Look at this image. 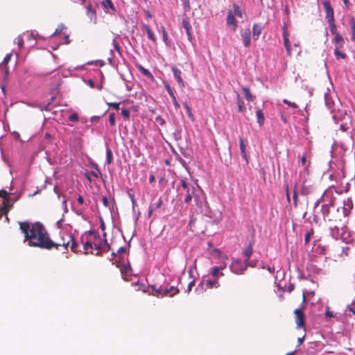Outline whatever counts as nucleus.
Segmentation results:
<instances>
[{"label": "nucleus", "instance_id": "nucleus-7", "mask_svg": "<svg viewBox=\"0 0 355 355\" xmlns=\"http://www.w3.org/2000/svg\"><path fill=\"white\" fill-rule=\"evenodd\" d=\"M100 239L98 233L94 231L85 232L80 237V242L83 243V249L87 250L88 249H93L92 239Z\"/></svg>", "mask_w": 355, "mask_h": 355}, {"label": "nucleus", "instance_id": "nucleus-8", "mask_svg": "<svg viewBox=\"0 0 355 355\" xmlns=\"http://www.w3.org/2000/svg\"><path fill=\"white\" fill-rule=\"evenodd\" d=\"M116 266L120 269L122 278L125 281H129L130 277L132 275V270L129 261L125 262L124 261L116 260Z\"/></svg>", "mask_w": 355, "mask_h": 355}, {"label": "nucleus", "instance_id": "nucleus-37", "mask_svg": "<svg viewBox=\"0 0 355 355\" xmlns=\"http://www.w3.org/2000/svg\"><path fill=\"white\" fill-rule=\"evenodd\" d=\"M328 24H329V29H330V32L332 35H334V36H336V34H340L339 33L337 32V28H336V24H335V20L334 21H328Z\"/></svg>", "mask_w": 355, "mask_h": 355}, {"label": "nucleus", "instance_id": "nucleus-17", "mask_svg": "<svg viewBox=\"0 0 355 355\" xmlns=\"http://www.w3.org/2000/svg\"><path fill=\"white\" fill-rule=\"evenodd\" d=\"M329 234L331 236L336 240L343 239V236L340 232V230L337 226L330 227Z\"/></svg>", "mask_w": 355, "mask_h": 355}, {"label": "nucleus", "instance_id": "nucleus-63", "mask_svg": "<svg viewBox=\"0 0 355 355\" xmlns=\"http://www.w3.org/2000/svg\"><path fill=\"white\" fill-rule=\"evenodd\" d=\"M11 55H12V53H10L7 54L5 56V58H3V63L8 64V62L10 60Z\"/></svg>", "mask_w": 355, "mask_h": 355}, {"label": "nucleus", "instance_id": "nucleus-5", "mask_svg": "<svg viewBox=\"0 0 355 355\" xmlns=\"http://www.w3.org/2000/svg\"><path fill=\"white\" fill-rule=\"evenodd\" d=\"M149 288H150L153 292H155V295L158 297H163L164 296L173 297L179 293V289L173 286L168 288L163 286H157L156 285H151Z\"/></svg>", "mask_w": 355, "mask_h": 355}, {"label": "nucleus", "instance_id": "nucleus-27", "mask_svg": "<svg viewBox=\"0 0 355 355\" xmlns=\"http://www.w3.org/2000/svg\"><path fill=\"white\" fill-rule=\"evenodd\" d=\"M209 274L216 279H218V277H222L224 275L223 272H220V270L216 267L214 266L209 270Z\"/></svg>", "mask_w": 355, "mask_h": 355}, {"label": "nucleus", "instance_id": "nucleus-33", "mask_svg": "<svg viewBox=\"0 0 355 355\" xmlns=\"http://www.w3.org/2000/svg\"><path fill=\"white\" fill-rule=\"evenodd\" d=\"M161 29H162L163 40H164V43L166 44V45L168 46L171 45V40L168 37L166 31L164 26H161Z\"/></svg>", "mask_w": 355, "mask_h": 355}, {"label": "nucleus", "instance_id": "nucleus-55", "mask_svg": "<svg viewBox=\"0 0 355 355\" xmlns=\"http://www.w3.org/2000/svg\"><path fill=\"white\" fill-rule=\"evenodd\" d=\"M109 122L112 126L115 125V116L114 113H111L109 115Z\"/></svg>", "mask_w": 355, "mask_h": 355}, {"label": "nucleus", "instance_id": "nucleus-4", "mask_svg": "<svg viewBox=\"0 0 355 355\" xmlns=\"http://www.w3.org/2000/svg\"><path fill=\"white\" fill-rule=\"evenodd\" d=\"M333 120L336 123L341 122L340 130L343 132L347 131L352 124V116L346 111L338 110L333 114Z\"/></svg>", "mask_w": 355, "mask_h": 355}, {"label": "nucleus", "instance_id": "nucleus-26", "mask_svg": "<svg viewBox=\"0 0 355 355\" xmlns=\"http://www.w3.org/2000/svg\"><path fill=\"white\" fill-rule=\"evenodd\" d=\"M252 243H250L248 245L245 247V249L243 252V254L244 257L245 258V261H248L250 259L252 254Z\"/></svg>", "mask_w": 355, "mask_h": 355}, {"label": "nucleus", "instance_id": "nucleus-57", "mask_svg": "<svg viewBox=\"0 0 355 355\" xmlns=\"http://www.w3.org/2000/svg\"><path fill=\"white\" fill-rule=\"evenodd\" d=\"M78 115L76 113H73L69 116V120L73 122L78 121Z\"/></svg>", "mask_w": 355, "mask_h": 355}, {"label": "nucleus", "instance_id": "nucleus-39", "mask_svg": "<svg viewBox=\"0 0 355 355\" xmlns=\"http://www.w3.org/2000/svg\"><path fill=\"white\" fill-rule=\"evenodd\" d=\"M340 49H337V48H335L334 49V55H335V57L337 60H340V59H345L346 58V55L343 53H342L340 51Z\"/></svg>", "mask_w": 355, "mask_h": 355}, {"label": "nucleus", "instance_id": "nucleus-10", "mask_svg": "<svg viewBox=\"0 0 355 355\" xmlns=\"http://www.w3.org/2000/svg\"><path fill=\"white\" fill-rule=\"evenodd\" d=\"M322 6L325 11V17L328 21H334V12L329 0H323Z\"/></svg>", "mask_w": 355, "mask_h": 355}, {"label": "nucleus", "instance_id": "nucleus-61", "mask_svg": "<svg viewBox=\"0 0 355 355\" xmlns=\"http://www.w3.org/2000/svg\"><path fill=\"white\" fill-rule=\"evenodd\" d=\"M17 45H18V47H19V49H21V48L23 46V45H24V40H23L22 37H21L20 35H19V36L17 37Z\"/></svg>", "mask_w": 355, "mask_h": 355}, {"label": "nucleus", "instance_id": "nucleus-47", "mask_svg": "<svg viewBox=\"0 0 355 355\" xmlns=\"http://www.w3.org/2000/svg\"><path fill=\"white\" fill-rule=\"evenodd\" d=\"M325 316L327 318H334L335 316L334 312L330 311V308L327 306L325 309Z\"/></svg>", "mask_w": 355, "mask_h": 355}, {"label": "nucleus", "instance_id": "nucleus-25", "mask_svg": "<svg viewBox=\"0 0 355 355\" xmlns=\"http://www.w3.org/2000/svg\"><path fill=\"white\" fill-rule=\"evenodd\" d=\"M256 116L257 119V123L259 126H263L265 123V118L263 115V112L261 109L257 108L256 110Z\"/></svg>", "mask_w": 355, "mask_h": 355}, {"label": "nucleus", "instance_id": "nucleus-22", "mask_svg": "<svg viewBox=\"0 0 355 355\" xmlns=\"http://www.w3.org/2000/svg\"><path fill=\"white\" fill-rule=\"evenodd\" d=\"M333 42L335 44V48L337 49H342L345 43L344 39L340 34H336V36H334Z\"/></svg>", "mask_w": 355, "mask_h": 355}, {"label": "nucleus", "instance_id": "nucleus-1", "mask_svg": "<svg viewBox=\"0 0 355 355\" xmlns=\"http://www.w3.org/2000/svg\"><path fill=\"white\" fill-rule=\"evenodd\" d=\"M19 225L20 230L24 235V242L27 243L28 246L51 250L56 245L41 223H32L24 221L19 222Z\"/></svg>", "mask_w": 355, "mask_h": 355}, {"label": "nucleus", "instance_id": "nucleus-58", "mask_svg": "<svg viewBox=\"0 0 355 355\" xmlns=\"http://www.w3.org/2000/svg\"><path fill=\"white\" fill-rule=\"evenodd\" d=\"M50 105H51V102H48L46 104L40 105V108L41 110H46V111H47V110H50V108H49Z\"/></svg>", "mask_w": 355, "mask_h": 355}, {"label": "nucleus", "instance_id": "nucleus-21", "mask_svg": "<svg viewBox=\"0 0 355 355\" xmlns=\"http://www.w3.org/2000/svg\"><path fill=\"white\" fill-rule=\"evenodd\" d=\"M263 27L260 24H254L252 26V35L254 40H257L261 33Z\"/></svg>", "mask_w": 355, "mask_h": 355}, {"label": "nucleus", "instance_id": "nucleus-62", "mask_svg": "<svg viewBox=\"0 0 355 355\" xmlns=\"http://www.w3.org/2000/svg\"><path fill=\"white\" fill-rule=\"evenodd\" d=\"M28 36L29 37V39H31L33 38V40H36L37 38H40V39H44L43 37L39 35L38 34H37L36 37L34 35V33H28Z\"/></svg>", "mask_w": 355, "mask_h": 355}, {"label": "nucleus", "instance_id": "nucleus-29", "mask_svg": "<svg viewBox=\"0 0 355 355\" xmlns=\"http://www.w3.org/2000/svg\"><path fill=\"white\" fill-rule=\"evenodd\" d=\"M324 102L328 109H331L334 105V101L332 100L329 93L324 94Z\"/></svg>", "mask_w": 355, "mask_h": 355}, {"label": "nucleus", "instance_id": "nucleus-14", "mask_svg": "<svg viewBox=\"0 0 355 355\" xmlns=\"http://www.w3.org/2000/svg\"><path fill=\"white\" fill-rule=\"evenodd\" d=\"M295 322L297 328H302L304 326V315L302 311L300 309L295 310Z\"/></svg>", "mask_w": 355, "mask_h": 355}, {"label": "nucleus", "instance_id": "nucleus-35", "mask_svg": "<svg viewBox=\"0 0 355 355\" xmlns=\"http://www.w3.org/2000/svg\"><path fill=\"white\" fill-rule=\"evenodd\" d=\"M183 106L185 108L186 110V112L187 114V116L192 121H194V116L192 114V112H191V109L190 107V106L189 105V104L187 103V102H184L183 103Z\"/></svg>", "mask_w": 355, "mask_h": 355}, {"label": "nucleus", "instance_id": "nucleus-32", "mask_svg": "<svg viewBox=\"0 0 355 355\" xmlns=\"http://www.w3.org/2000/svg\"><path fill=\"white\" fill-rule=\"evenodd\" d=\"M349 25L352 31L351 40L355 41V19L353 17L349 19Z\"/></svg>", "mask_w": 355, "mask_h": 355}, {"label": "nucleus", "instance_id": "nucleus-19", "mask_svg": "<svg viewBox=\"0 0 355 355\" xmlns=\"http://www.w3.org/2000/svg\"><path fill=\"white\" fill-rule=\"evenodd\" d=\"M239 148L241 151V155L243 159L245 161L246 164H248L249 160L245 151V145L244 144V141L242 137H239Z\"/></svg>", "mask_w": 355, "mask_h": 355}, {"label": "nucleus", "instance_id": "nucleus-20", "mask_svg": "<svg viewBox=\"0 0 355 355\" xmlns=\"http://www.w3.org/2000/svg\"><path fill=\"white\" fill-rule=\"evenodd\" d=\"M137 68L144 76H145L152 81L154 80V76L148 69H146L141 64H137Z\"/></svg>", "mask_w": 355, "mask_h": 355}, {"label": "nucleus", "instance_id": "nucleus-36", "mask_svg": "<svg viewBox=\"0 0 355 355\" xmlns=\"http://www.w3.org/2000/svg\"><path fill=\"white\" fill-rule=\"evenodd\" d=\"M85 83L91 87V88H96L98 90H101L103 87L102 83H100L99 84L95 85L94 82L92 79H88L87 80H85Z\"/></svg>", "mask_w": 355, "mask_h": 355}, {"label": "nucleus", "instance_id": "nucleus-18", "mask_svg": "<svg viewBox=\"0 0 355 355\" xmlns=\"http://www.w3.org/2000/svg\"><path fill=\"white\" fill-rule=\"evenodd\" d=\"M172 72L174 76V78H175L180 86L182 87H184V81L181 77L180 70L178 69L177 67H172Z\"/></svg>", "mask_w": 355, "mask_h": 355}, {"label": "nucleus", "instance_id": "nucleus-38", "mask_svg": "<svg viewBox=\"0 0 355 355\" xmlns=\"http://www.w3.org/2000/svg\"><path fill=\"white\" fill-rule=\"evenodd\" d=\"M112 152L108 147L106 148V163L110 164L112 162Z\"/></svg>", "mask_w": 355, "mask_h": 355}, {"label": "nucleus", "instance_id": "nucleus-43", "mask_svg": "<svg viewBox=\"0 0 355 355\" xmlns=\"http://www.w3.org/2000/svg\"><path fill=\"white\" fill-rule=\"evenodd\" d=\"M126 250H127V248L125 247H120L118 249V250L116 251L117 254H119V259L118 260L123 261L122 260L123 259V254L126 252Z\"/></svg>", "mask_w": 355, "mask_h": 355}, {"label": "nucleus", "instance_id": "nucleus-49", "mask_svg": "<svg viewBox=\"0 0 355 355\" xmlns=\"http://www.w3.org/2000/svg\"><path fill=\"white\" fill-rule=\"evenodd\" d=\"M87 64H95L99 65L100 67H103L105 65V62L102 60H96L95 61L88 62Z\"/></svg>", "mask_w": 355, "mask_h": 355}, {"label": "nucleus", "instance_id": "nucleus-60", "mask_svg": "<svg viewBox=\"0 0 355 355\" xmlns=\"http://www.w3.org/2000/svg\"><path fill=\"white\" fill-rule=\"evenodd\" d=\"M312 235V232H307L304 236V242L306 244H307L309 241H310V238Z\"/></svg>", "mask_w": 355, "mask_h": 355}, {"label": "nucleus", "instance_id": "nucleus-24", "mask_svg": "<svg viewBox=\"0 0 355 355\" xmlns=\"http://www.w3.org/2000/svg\"><path fill=\"white\" fill-rule=\"evenodd\" d=\"M105 12H109V10L115 11V8L111 0H103L101 3Z\"/></svg>", "mask_w": 355, "mask_h": 355}, {"label": "nucleus", "instance_id": "nucleus-3", "mask_svg": "<svg viewBox=\"0 0 355 355\" xmlns=\"http://www.w3.org/2000/svg\"><path fill=\"white\" fill-rule=\"evenodd\" d=\"M320 202H324L321 206V213L324 220L338 221L342 220L340 207H336L334 198L332 196H329L327 191H325L316 201L315 207L318 206Z\"/></svg>", "mask_w": 355, "mask_h": 355}, {"label": "nucleus", "instance_id": "nucleus-11", "mask_svg": "<svg viewBox=\"0 0 355 355\" xmlns=\"http://www.w3.org/2000/svg\"><path fill=\"white\" fill-rule=\"evenodd\" d=\"M353 208V201L351 198L345 199L343 202V207H340L342 211H340L342 214V217H347L349 215L352 209Z\"/></svg>", "mask_w": 355, "mask_h": 355}, {"label": "nucleus", "instance_id": "nucleus-64", "mask_svg": "<svg viewBox=\"0 0 355 355\" xmlns=\"http://www.w3.org/2000/svg\"><path fill=\"white\" fill-rule=\"evenodd\" d=\"M194 284H195V281H191V282H189L187 286V288L186 291L187 293H189L191 291L192 287L194 286Z\"/></svg>", "mask_w": 355, "mask_h": 355}, {"label": "nucleus", "instance_id": "nucleus-28", "mask_svg": "<svg viewBox=\"0 0 355 355\" xmlns=\"http://www.w3.org/2000/svg\"><path fill=\"white\" fill-rule=\"evenodd\" d=\"M236 101H237L238 112H244L245 111V104L239 94H237V96H236Z\"/></svg>", "mask_w": 355, "mask_h": 355}, {"label": "nucleus", "instance_id": "nucleus-31", "mask_svg": "<svg viewBox=\"0 0 355 355\" xmlns=\"http://www.w3.org/2000/svg\"><path fill=\"white\" fill-rule=\"evenodd\" d=\"M233 9L234 10L232 12L234 16H237L239 17H243V11L241 9L239 5H237L236 3H234Z\"/></svg>", "mask_w": 355, "mask_h": 355}, {"label": "nucleus", "instance_id": "nucleus-23", "mask_svg": "<svg viewBox=\"0 0 355 355\" xmlns=\"http://www.w3.org/2000/svg\"><path fill=\"white\" fill-rule=\"evenodd\" d=\"M142 28H143V30L146 31L147 35H148V38L150 40H151L153 42L155 43L156 37H155L154 33H153L152 30L150 29V26L147 24H143Z\"/></svg>", "mask_w": 355, "mask_h": 355}, {"label": "nucleus", "instance_id": "nucleus-59", "mask_svg": "<svg viewBox=\"0 0 355 355\" xmlns=\"http://www.w3.org/2000/svg\"><path fill=\"white\" fill-rule=\"evenodd\" d=\"M112 44L114 45V49L118 51L119 54L121 55V48L119 44L116 42V40L114 39L112 41Z\"/></svg>", "mask_w": 355, "mask_h": 355}, {"label": "nucleus", "instance_id": "nucleus-6", "mask_svg": "<svg viewBox=\"0 0 355 355\" xmlns=\"http://www.w3.org/2000/svg\"><path fill=\"white\" fill-rule=\"evenodd\" d=\"M60 237L62 242L61 243H55L56 245L54 248H58V246H64L66 248L71 243V250L73 252H76L78 250V245L74 241L73 235L71 232L62 231L60 232Z\"/></svg>", "mask_w": 355, "mask_h": 355}, {"label": "nucleus", "instance_id": "nucleus-12", "mask_svg": "<svg viewBox=\"0 0 355 355\" xmlns=\"http://www.w3.org/2000/svg\"><path fill=\"white\" fill-rule=\"evenodd\" d=\"M205 284L208 288H218L220 286L218 283V279L217 278L213 280L207 279L198 285L197 288H196V291L199 292L200 291H202Z\"/></svg>", "mask_w": 355, "mask_h": 355}, {"label": "nucleus", "instance_id": "nucleus-46", "mask_svg": "<svg viewBox=\"0 0 355 355\" xmlns=\"http://www.w3.org/2000/svg\"><path fill=\"white\" fill-rule=\"evenodd\" d=\"M184 12H189L191 9L189 0H182Z\"/></svg>", "mask_w": 355, "mask_h": 355}, {"label": "nucleus", "instance_id": "nucleus-13", "mask_svg": "<svg viewBox=\"0 0 355 355\" xmlns=\"http://www.w3.org/2000/svg\"><path fill=\"white\" fill-rule=\"evenodd\" d=\"M282 36L284 39V44L286 49L287 54L291 55V44L288 39V35L286 30V24H284L282 26Z\"/></svg>", "mask_w": 355, "mask_h": 355}, {"label": "nucleus", "instance_id": "nucleus-53", "mask_svg": "<svg viewBox=\"0 0 355 355\" xmlns=\"http://www.w3.org/2000/svg\"><path fill=\"white\" fill-rule=\"evenodd\" d=\"M257 260H251V261H250V259H249L248 261H245V263L247 264V268L248 266L255 267L257 266Z\"/></svg>", "mask_w": 355, "mask_h": 355}, {"label": "nucleus", "instance_id": "nucleus-41", "mask_svg": "<svg viewBox=\"0 0 355 355\" xmlns=\"http://www.w3.org/2000/svg\"><path fill=\"white\" fill-rule=\"evenodd\" d=\"M66 27L63 24H60L58 27L55 30V31L51 35V37L55 36L60 34Z\"/></svg>", "mask_w": 355, "mask_h": 355}, {"label": "nucleus", "instance_id": "nucleus-51", "mask_svg": "<svg viewBox=\"0 0 355 355\" xmlns=\"http://www.w3.org/2000/svg\"><path fill=\"white\" fill-rule=\"evenodd\" d=\"M128 196L131 200L132 205V209H135V207L137 205V201L135 198V196L133 193H128Z\"/></svg>", "mask_w": 355, "mask_h": 355}, {"label": "nucleus", "instance_id": "nucleus-9", "mask_svg": "<svg viewBox=\"0 0 355 355\" xmlns=\"http://www.w3.org/2000/svg\"><path fill=\"white\" fill-rule=\"evenodd\" d=\"M247 269V264L245 261L243 262L240 259H235L230 266V270L231 272L236 275L243 274Z\"/></svg>", "mask_w": 355, "mask_h": 355}, {"label": "nucleus", "instance_id": "nucleus-16", "mask_svg": "<svg viewBox=\"0 0 355 355\" xmlns=\"http://www.w3.org/2000/svg\"><path fill=\"white\" fill-rule=\"evenodd\" d=\"M227 25L232 26V30L234 31H235L236 30V28L238 26L237 21L235 19V16L234 15L233 12L232 10H229L227 12Z\"/></svg>", "mask_w": 355, "mask_h": 355}, {"label": "nucleus", "instance_id": "nucleus-30", "mask_svg": "<svg viewBox=\"0 0 355 355\" xmlns=\"http://www.w3.org/2000/svg\"><path fill=\"white\" fill-rule=\"evenodd\" d=\"M182 26L185 29L186 32H189V31L192 29L189 19L187 17H183L182 19Z\"/></svg>", "mask_w": 355, "mask_h": 355}, {"label": "nucleus", "instance_id": "nucleus-56", "mask_svg": "<svg viewBox=\"0 0 355 355\" xmlns=\"http://www.w3.org/2000/svg\"><path fill=\"white\" fill-rule=\"evenodd\" d=\"M293 205L296 207L297 206V191L295 189L293 191Z\"/></svg>", "mask_w": 355, "mask_h": 355}, {"label": "nucleus", "instance_id": "nucleus-52", "mask_svg": "<svg viewBox=\"0 0 355 355\" xmlns=\"http://www.w3.org/2000/svg\"><path fill=\"white\" fill-rule=\"evenodd\" d=\"M283 103L285 104H287L288 106L293 107V108H297V105L295 103H292L287 99H284Z\"/></svg>", "mask_w": 355, "mask_h": 355}, {"label": "nucleus", "instance_id": "nucleus-40", "mask_svg": "<svg viewBox=\"0 0 355 355\" xmlns=\"http://www.w3.org/2000/svg\"><path fill=\"white\" fill-rule=\"evenodd\" d=\"M164 86L165 89H166L167 92L168 93V94L170 95V96L171 98L174 97L175 94H174L173 90L171 87V86L168 84V83L166 82V81H164Z\"/></svg>", "mask_w": 355, "mask_h": 355}, {"label": "nucleus", "instance_id": "nucleus-34", "mask_svg": "<svg viewBox=\"0 0 355 355\" xmlns=\"http://www.w3.org/2000/svg\"><path fill=\"white\" fill-rule=\"evenodd\" d=\"M245 98L248 101H252L253 96L250 93V89L248 87H243Z\"/></svg>", "mask_w": 355, "mask_h": 355}, {"label": "nucleus", "instance_id": "nucleus-45", "mask_svg": "<svg viewBox=\"0 0 355 355\" xmlns=\"http://www.w3.org/2000/svg\"><path fill=\"white\" fill-rule=\"evenodd\" d=\"M110 249V245L107 242V240H104L102 241V248L100 250L104 251V252H108Z\"/></svg>", "mask_w": 355, "mask_h": 355}, {"label": "nucleus", "instance_id": "nucleus-42", "mask_svg": "<svg viewBox=\"0 0 355 355\" xmlns=\"http://www.w3.org/2000/svg\"><path fill=\"white\" fill-rule=\"evenodd\" d=\"M10 205L8 204H5L3 207L0 209V219L1 218L3 215H6L8 211L10 209Z\"/></svg>", "mask_w": 355, "mask_h": 355}, {"label": "nucleus", "instance_id": "nucleus-50", "mask_svg": "<svg viewBox=\"0 0 355 355\" xmlns=\"http://www.w3.org/2000/svg\"><path fill=\"white\" fill-rule=\"evenodd\" d=\"M227 259V257L223 258V261L220 263V265L216 266L220 270H222L226 268L227 263H226L225 259Z\"/></svg>", "mask_w": 355, "mask_h": 355}, {"label": "nucleus", "instance_id": "nucleus-54", "mask_svg": "<svg viewBox=\"0 0 355 355\" xmlns=\"http://www.w3.org/2000/svg\"><path fill=\"white\" fill-rule=\"evenodd\" d=\"M109 107L114 108V110H119L120 103H107Z\"/></svg>", "mask_w": 355, "mask_h": 355}, {"label": "nucleus", "instance_id": "nucleus-48", "mask_svg": "<svg viewBox=\"0 0 355 355\" xmlns=\"http://www.w3.org/2000/svg\"><path fill=\"white\" fill-rule=\"evenodd\" d=\"M121 114L124 119H128L130 118V112L128 109H123L121 110Z\"/></svg>", "mask_w": 355, "mask_h": 355}, {"label": "nucleus", "instance_id": "nucleus-44", "mask_svg": "<svg viewBox=\"0 0 355 355\" xmlns=\"http://www.w3.org/2000/svg\"><path fill=\"white\" fill-rule=\"evenodd\" d=\"M102 241H99L98 243H93V249L99 251L101 249V248H102ZM95 254L96 256H100L101 255L99 252H97Z\"/></svg>", "mask_w": 355, "mask_h": 355}, {"label": "nucleus", "instance_id": "nucleus-15", "mask_svg": "<svg viewBox=\"0 0 355 355\" xmlns=\"http://www.w3.org/2000/svg\"><path fill=\"white\" fill-rule=\"evenodd\" d=\"M241 40L245 47L248 48L251 45V33L249 29L245 30L241 33Z\"/></svg>", "mask_w": 355, "mask_h": 355}, {"label": "nucleus", "instance_id": "nucleus-2", "mask_svg": "<svg viewBox=\"0 0 355 355\" xmlns=\"http://www.w3.org/2000/svg\"><path fill=\"white\" fill-rule=\"evenodd\" d=\"M178 197L187 205H190L192 198L196 206L201 213L205 215L209 213V207L206 194L197 183L189 182L187 178H181L180 184L176 186Z\"/></svg>", "mask_w": 355, "mask_h": 355}]
</instances>
